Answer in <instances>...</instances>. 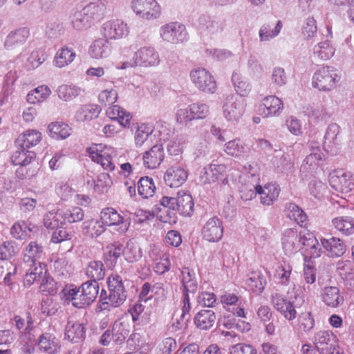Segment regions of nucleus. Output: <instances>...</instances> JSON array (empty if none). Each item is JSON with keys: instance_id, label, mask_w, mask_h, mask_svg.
Masks as SVG:
<instances>
[{"instance_id": "5", "label": "nucleus", "mask_w": 354, "mask_h": 354, "mask_svg": "<svg viewBox=\"0 0 354 354\" xmlns=\"http://www.w3.org/2000/svg\"><path fill=\"white\" fill-rule=\"evenodd\" d=\"M133 62L124 63L121 68L129 66H140L143 68L157 67L161 62L160 55L155 47L144 46L138 48L133 54Z\"/></svg>"}, {"instance_id": "7", "label": "nucleus", "mask_w": 354, "mask_h": 354, "mask_svg": "<svg viewBox=\"0 0 354 354\" xmlns=\"http://www.w3.org/2000/svg\"><path fill=\"white\" fill-rule=\"evenodd\" d=\"M86 151L91 159L104 170H114L113 158L115 156V151L113 147L102 143L93 144L86 149Z\"/></svg>"}, {"instance_id": "60", "label": "nucleus", "mask_w": 354, "mask_h": 354, "mask_svg": "<svg viewBox=\"0 0 354 354\" xmlns=\"http://www.w3.org/2000/svg\"><path fill=\"white\" fill-rule=\"evenodd\" d=\"M223 150L228 156L235 158L241 157L246 153L245 147L239 139L226 142Z\"/></svg>"}, {"instance_id": "55", "label": "nucleus", "mask_w": 354, "mask_h": 354, "mask_svg": "<svg viewBox=\"0 0 354 354\" xmlns=\"http://www.w3.org/2000/svg\"><path fill=\"white\" fill-rule=\"evenodd\" d=\"M340 127L336 123H332L327 127L324 136V146L328 149H333L339 144V133Z\"/></svg>"}, {"instance_id": "15", "label": "nucleus", "mask_w": 354, "mask_h": 354, "mask_svg": "<svg viewBox=\"0 0 354 354\" xmlns=\"http://www.w3.org/2000/svg\"><path fill=\"white\" fill-rule=\"evenodd\" d=\"M223 221L217 216L208 218L201 229L203 239L210 243L218 242L223 236Z\"/></svg>"}, {"instance_id": "2", "label": "nucleus", "mask_w": 354, "mask_h": 354, "mask_svg": "<svg viewBox=\"0 0 354 354\" xmlns=\"http://www.w3.org/2000/svg\"><path fill=\"white\" fill-rule=\"evenodd\" d=\"M247 102L245 100L234 94L228 95L221 104L223 117L228 122L238 123L245 113Z\"/></svg>"}, {"instance_id": "9", "label": "nucleus", "mask_w": 354, "mask_h": 354, "mask_svg": "<svg viewBox=\"0 0 354 354\" xmlns=\"http://www.w3.org/2000/svg\"><path fill=\"white\" fill-rule=\"evenodd\" d=\"M337 70L332 66L319 68L313 76L312 84L314 88L323 91L333 89L339 80Z\"/></svg>"}, {"instance_id": "54", "label": "nucleus", "mask_w": 354, "mask_h": 354, "mask_svg": "<svg viewBox=\"0 0 354 354\" xmlns=\"http://www.w3.org/2000/svg\"><path fill=\"white\" fill-rule=\"evenodd\" d=\"M259 185L254 181L243 180L237 188L239 190L241 197L243 201H250L254 198L259 192Z\"/></svg>"}, {"instance_id": "24", "label": "nucleus", "mask_w": 354, "mask_h": 354, "mask_svg": "<svg viewBox=\"0 0 354 354\" xmlns=\"http://www.w3.org/2000/svg\"><path fill=\"white\" fill-rule=\"evenodd\" d=\"M322 302L330 308H338L344 303V297L336 286H326L320 292Z\"/></svg>"}, {"instance_id": "45", "label": "nucleus", "mask_w": 354, "mask_h": 354, "mask_svg": "<svg viewBox=\"0 0 354 354\" xmlns=\"http://www.w3.org/2000/svg\"><path fill=\"white\" fill-rule=\"evenodd\" d=\"M180 281L184 292L194 293L198 288L195 272L189 268L184 267L181 270Z\"/></svg>"}, {"instance_id": "40", "label": "nucleus", "mask_w": 354, "mask_h": 354, "mask_svg": "<svg viewBox=\"0 0 354 354\" xmlns=\"http://www.w3.org/2000/svg\"><path fill=\"white\" fill-rule=\"evenodd\" d=\"M283 24L281 21L275 23H268L261 26L259 31L260 41H268L276 37L281 32Z\"/></svg>"}, {"instance_id": "61", "label": "nucleus", "mask_w": 354, "mask_h": 354, "mask_svg": "<svg viewBox=\"0 0 354 354\" xmlns=\"http://www.w3.org/2000/svg\"><path fill=\"white\" fill-rule=\"evenodd\" d=\"M125 259L131 263L139 261L142 257V251L140 245L133 241L127 243L123 252Z\"/></svg>"}, {"instance_id": "17", "label": "nucleus", "mask_w": 354, "mask_h": 354, "mask_svg": "<svg viewBox=\"0 0 354 354\" xmlns=\"http://www.w3.org/2000/svg\"><path fill=\"white\" fill-rule=\"evenodd\" d=\"M304 231L295 228L286 230L282 234L281 244L285 253L292 255L301 249V239Z\"/></svg>"}, {"instance_id": "49", "label": "nucleus", "mask_w": 354, "mask_h": 354, "mask_svg": "<svg viewBox=\"0 0 354 354\" xmlns=\"http://www.w3.org/2000/svg\"><path fill=\"white\" fill-rule=\"evenodd\" d=\"M70 127L63 122H51L48 126V132L50 137L53 139H65L71 135Z\"/></svg>"}, {"instance_id": "53", "label": "nucleus", "mask_w": 354, "mask_h": 354, "mask_svg": "<svg viewBox=\"0 0 354 354\" xmlns=\"http://www.w3.org/2000/svg\"><path fill=\"white\" fill-rule=\"evenodd\" d=\"M64 223H73L82 221L84 216L83 209L79 207L70 206L60 208Z\"/></svg>"}, {"instance_id": "42", "label": "nucleus", "mask_w": 354, "mask_h": 354, "mask_svg": "<svg viewBox=\"0 0 354 354\" xmlns=\"http://www.w3.org/2000/svg\"><path fill=\"white\" fill-rule=\"evenodd\" d=\"M106 230V227L100 219H88L82 223V231L84 234L90 237H98Z\"/></svg>"}, {"instance_id": "48", "label": "nucleus", "mask_w": 354, "mask_h": 354, "mask_svg": "<svg viewBox=\"0 0 354 354\" xmlns=\"http://www.w3.org/2000/svg\"><path fill=\"white\" fill-rule=\"evenodd\" d=\"M51 93L48 86L41 85L28 93L26 101L32 104L41 103L48 98Z\"/></svg>"}, {"instance_id": "22", "label": "nucleus", "mask_w": 354, "mask_h": 354, "mask_svg": "<svg viewBox=\"0 0 354 354\" xmlns=\"http://www.w3.org/2000/svg\"><path fill=\"white\" fill-rule=\"evenodd\" d=\"M325 158V153L319 148H313L309 155L304 160L300 168L303 173H314L318 169L320 162Z\"/></svg>"}, {"instance_id": "4", "label": "nucleus", "mask_w": 354, "mask_h": 354, "mask_svg": "<svg viewBox=\"0 0 354 354\" xmlns=\"http://www.w3.org/2000/svg\"><path fill=\"white\" fill-rule=\"evenodd\" d=\"M129 7L138 19L144 21L156 20L162 15V7L157 0H131Z\"/></svg>"}, {"instance_id": "3", "label": "nucleus", "mask_w": 354, "mask_h": 354, "mask_svg": "<svg viewBox=\"0 0 354 354\" xmlns=\"http://www.w3.org/2000/svg\"><path fill=\"white\" fill-rule=\"evenodd\" d=\"M160 204L173 210L178 211L181 215L189 216L194 212V203L192 195L184 189L179 190L175 197L163 196Z\"/></svg>"}, {"instance_id": "64", "label": "nucleus", "mask_w": 354, "mask_h": 354, "mask_svg": "<svg viewBox=\"0 0 354 354\" xmlns=\"http://www.w3.org/2000/svg\"><path fill=\"white\" fill-rule=\"evenodd\" d=\"M80 288L88 306L95 300L99 292V286L96 281H86Z\"/></svg>"}, {"instance_id": "12", "label": "nucleus", "mask_w": 354, "mask_h": 354, "mask_svg": "<svg viewBox=\"0 0 354 354\" xmlns=\"http://www.w3.org/2000/svg\"><path fill=\"white\" fill-rule=\"evenodd\" d=\"M329 183L334 189L345 196L354 194V178L351 172L341 169L332 171L329 174Z\"/></svg>"}, {"instance_id": "50", "label": "nucleus", "mask_w": 354, "mask_h": 354, "mask_svg": "<svg viewBox=\"0 0 354 354\" xmlns=\"http://www.w3.org/2000/svg\"><path fill=\"white\" fill-rule=\"evenodd\" d=\"M245 283L252 292L259 294L265 288L266 279L261 272L253 271L249 274Z\"/></svg>"}, {"instance_id": "34", "label": "nucleus", "mask_w": 354, "mask_h": 354, "mask_svg": "<svg viewBox=\"0 0 354 354\" xmlns=\"http://www.w3.org/2000/svg\"><path fill=\"white\" fill-rule=\"evenodd\" d=\"M321 243L327 252V254L332 257H340L346 251L344 243L338 238L322 239H321Z\"/></svg>"}, {"instance_id": "52", "label": "nucleus", "mask_w": 354, "mask_h": 354, "mask_svg": "<svg viewBox=\"0 0 354 354\" xmlns=\"http://www.w3.org/2000/svg\"><path fill=\"white\" fill-rule=\"evenodd\" d=\"M100 110L95 105L86 104L78 109L75 114V119L78 122L91 120L98 116Z\"/></svg>"}, {"instance_id": "47", "label": "nucleus", "mask_w": 354, "mask_h": 354, "mask_svg": "<svg viewBox=\"0 0 354 354\" xmlns=\"http://www.w3.org/2000/svg\"><path fill=\"white\" fill-rule=\"evenodd\" d=\"M82 89L75 84H62L57 89L58 97L65 102H70L81 95Z\"/></svg>"}, {"instance_id": "28", "label": "nucleus", "mask_w": 354, "mask_h": 354, "mask_svg": "<svg viewBox=\"0 0 354 354\" xmlns=\"http://www.w3.org/2000/svg\"><path fill=\"white\" fill-rule=\"evenodd\" d=\"M30 267L24 277V285L30 286L35 281H39L44 278L47 273L46 266L41 262H35V263H28Z\"/></svg>"}, {"instance_id": "43", "label": "nucleus", "mask_w": 354, "mask_h": 354, "mask_svg": "<svg viewBox=\"0 0 354 354\" xmlns=\"http://www.w3.org/2000/svg\"><path fill=\"white\" fill-rule=\"evenodd\" d=\"M85 329L82 324L69 320L65 328V337L71 342H77L84 336Z\"/></svg>"}, {"instance_id": "8", "label": "nucleus", "mask_w": 354, "mask_h": 354, "mask_svg": "<svg viewBox=\"0 0 354 354\" xmlns=\"http://www.w3.org/2000/svg\"><path fill=\"white\" fill-rule=\"evenodd\" d=\"M189 79L200 91L214 94L217 91V83L212 73L203 67H196L189 72Z\"/></svg>"}, {"instance_id": "23", "label": "nucleus", "mask_w": 354, "mask_h": 354, "mask_svg": "<svg viewBox=\"0 0 354 354\" xmlns=\"http://www.w3.org/2000/svg\"><path fill=\"white\" fill-rule=\"evenodd\" d=\"M301 248L304 250L306 253L305 259L317 258L322 254V248L317 238L313 233L304 230L301 239Z\"/></svg>"}, {"instance_id": "57", "label": "nucleus", "mask_w": 354, "mask_h": 354, "mask_svg": "<svg viewBox=\"0 0 354 354\" xmlns=\"http://www.w3.org/2000/svg\"><path fill=\"white\" fill-rule=\"evenodd\" d=\"M292 266L290 263L283 261L275 270L274 277L281 285L287 286L290 282Z\"/></svg>"}, {"instance_id": "21", "label": "nucleus", "mask_w": 354, "mask_h": 354, "mask_svg": "<svg viewBox=\"0 0 354 354\" xmlns=\"http://www.w3.org/2000/svg\"><path fill=\"white\" fill-rule=\"evenodd\" d=\"M227 169L224 164H209L202 169L200 180L203 184L216 183L226 173Z\"/></svg>"}, {"instance_id": "35", "label": "nucleus", "mask_w": 354, "mask_h": 354, "mask_svg": "<svg viewBox=\"0 0 354 354\" xmlns=\"http://www.w3.org/2000/svg\"><path fill=\"white\" fill-rule=\"evenodd\" d=\"M88 54L95 59L107 57L111 54L109 41L104 38L96 39L90 46Z\"/></svg>"}, {"instance_id": "1", "label": "nucleus", "mask_w": 354, "mask_h": 354, "mask_svg": "<svg viewBox=\"0 0 354 354\" xmlns=\"http://www.w3.org/2000/svg\"><path fill=\"white\" fill-rule=\"evenodd\" d=\"M108 292L102 290L100 295L102 310H109L121 306L127 298L122 278L117 274H113L107 279Z\"/></svg>"}, {"instance_id": "38", "label": "nucleus", "mask_w": 354, "mask_h": 354, "mask_svg": "<svg viewBox=\"0 0 354 354\" xmlns=\"http://www.w3.org/2000/svg\"><path fill=\"white\" fill-rule=\"evenodd\" d=\"M69 18L71 25L75 30L83 31L92 26L83 8L82 10H73Z\"/></svg>"}, {"instance_id": "51", "label": "nucleus", "mask_w": 354, "mask_h": 354, "mask_svg": "<svg viewBox=\"0 0 354 354\" xmlns=\"http://www.w3.org/2000/svg\"><path fill=\"white\" fill-rule=\"evenodd\" d=\"M232 82L236 93L241 97H247L251 90V84L241 74L234 73L232 76Z\"/></svg>"}, {"instance_id": "29", "label": "nucleus", "mask_w": 354, "mask_h": 354, "mask_svg": "<svg viewBox=\"0 0 354 354\" xmlns=\"http://www.w3.org/2000/svg\"><path fill=\"white\" fill-rule=\"evenodd\" d=\"M75 57L76 53L73 48L64 46L57 50L53 64L55 66L62 68L70 65Z\"/></svg>"}, {"instance_id": "32", "label": "nucleus", "mask_w": 354, "mask_h": 354, "mask_svg": "<svg viewBox=\"0 0 354 354\" xmlns=\"http://www.w3.org/2000/svg\"><path fill=\"white\" fill-rule=\"evenodd\" d=\"M41 138L40 131L36 129H28L19 134L15 142L21 148L28 149L39 144Z\"/></svg>"}, {"instance_id": "41", "label": "nucleus", "mask_w": 354, "mask_h": 354, "mask_svg": "<svg viewBox=\"0 0 354 354\" xmlns=\"http://www.w3.org/2000/svg\"><path fill=\"white\" fill-rule=\"evenodd\" d=\"M87 184L97 194L108 191L112 184L110 176L107 173H100L95 178L87 180Z\"/></svg>"}, {"instance_id": "62", "label": "nucleus", "mask_w": 354, "mask_h": 354, "mask_svg": "<svg viewBox=\"0 0 354 354\" xmlns=\"http://www.w3.org/2000/svg\"><path fill=\"white\" fill-rule=\"evenodd\" d=\"M86 274L92 279L91 281L102 279L105 275L103 263L100 261H91L86 268Z\"/></svg>"}, {"instance_id": "20", "label": "nucleus", "mask_w": 354, "mask_h": 354, "mask_svg": "<svg viewBox=\"0 0 354 354\" xmlns=\"http://www.w3.org/2000/svg\"><path fill=\"white\" fill-rule=\"evenodd\" d=\"M30 30L26 27H21L10 31L5 37L3 48L7 50L15 49L25 44L30 37Z\"/></svg>"}, {"instance_id": "13", "label": "nucleus", "mask_w": 354, "mask_h": 354, "mask_svg": "<svg viewBox=\"0 0 354 354\" xmlns=\"http://www.w3.org/2000/svg\"><path fill=\"white\" fill-rule=\"evenodd\" d=\"M100 217L105 227H113L120 234L126 232L130 225L129 219L124 217L112 207L103 209L100 212Z\"/></svg>"}, {"instance_id": "36", "label": "nucleus", "mask_w": 354, "mask_h": 354, "mask_svg": "<svg viewBox=\"0 0 354 354\" xmlns=\"http://www.w3.org/2000/svg\"><path fill=\"white\" fill-rule=\"evenodd\" d=\"M216 316L212 310H201L194 317V324L201 330H208L215 324Z\"/></svg>"}, {"instance_id": "27", "label": "nucleus", "mask_w": 354, "mask_h": 354, "mask_svg": "<svg viewBox=\"0 0 354 354\" xmlns=\"http://www.w3.org/2000/svg\"><path fill=\"white\" fill-rule=\"evenodd\" d=\"M164 159L162 147L154 145L143 154L142 160L145 167L155 169L158 167Z\"/></svg>"}, {"instance_id": "56", "label": "nucleus", "mask_w": 354, "mask_h": 354, "mask_svg": "<svg viewBox=\"0 0 354 354\" xmlns=\"http://www.w3.org/2000/svg\"><path fill=\"white\" fill-rule=\"evenodd\" d=\"M285 212L290 219L295 221L301 226L305 224L307 216L304 212L295 203H289L286 204Z\"/></svg>"}, {"instance_id": "14", "label": "nucleus", "mask_w": 354, "mask_h": 354, "mask_svg": "<svg viewBox=\"0 0 354 354\" xmlns=\"http://www.w3.org/2000/svg\"><path fill=\"white\" fill-rule=\"evenodd\" d=\"M17 63L22 64L27 71L37 68L45 61L43 53L39 49H32L30 46L24 47L17 55Z\"/></svg>"}, {"instance_id": "37", "label": "nucleus", "mask_w": 354, "mask_h": 354, "mask_svg": "<svg viewBox=\"0 0 354 354\" xmlns=\"http://www.w3.org/2000/svg\"><path fill=\"white\" fill-rule=\"evenodd\" d=\"M44 255V248L37 241L30 242L24 250V261L26 263L39 262Z\"/></svg>"}, {"instance_id": "58", "label": "nucleus", "mask_w": 354, "mask_h": 354, "mask_svg": "<svg viewBox=\"0 0 354 354\" xmlns=\"http://www.w3.org/2000/svg\"><path fill=\"white\" fill-rule=\"evenodd\" d=\"M64 224L61 209L50 211L44 215V225L48 229H57Z\"/></svg>"}, {"instance_id": "59", "label": "nucleus", "mask_w": 354, "mask_h": 354, "mask_svg": "<svg viewBox=\"0 0 354 354\" xmlns=\"http://www.w3.org/2000/svg\"><path fill=\"white\" fill-rule=\"evenodd\" d=\"M313 53L320 59L328 60L334 55L335 48L328 41H325L316 44Z\"/></svg>"}, {"instance_id": "39", "label": "nucleus", "mask_w": 354, "mask_h": 354, "mask_svg": "<svg viewBox=\"0 0 354 354\" xmlns=\"http://www.w3.org/2000/svg\"><path fill=\"white\" fill-rule=\"evenodd\" d=\"M160 131V146L166 147L169 154L176 156L182 152V147L177 140H169L170 131L165 127L162 128Z\"/></svg>"}, {"instance_id": "44", "label": "nucleus", "mask_w": 354, "mask_h": 354, "mask_svg": "<svg viewBox=\"0 0 354 354\" xmlns=\"http://www.w3.org/2000/svg\"><path fill=\"white\" fill-rule=\"evenodd\" d=\"M154 131V127L150 123L139 124L134 132V142L137 147H141L150 138Z\"/></svg>"}, {"instance_id": "6", "label": "nucleus", "mask_w": 354, "mask_h": 354, "mask_svg": "<svg viewBox=\"0 0 354 354\" xmlns=\"http://www.w3.org/2000/svg\"><path fill=\"white\" fill-rule=\"evenodd\" d=\"M159 35L162 41L170 44H180L189 39L186 26L178 21H171L161 26Z\"/></svg>"}, {"instance_id": "25", "label": "nucleus", "mask_w": 354, "mask_h": 354, "mask_svg": "<svg viewBox=\"0 0 354 354\" xmlns=\"http://www.w3.org/2000/svg\"><path fill=\"white\" fill-rule=\"evenodd\" d=\"M62 299L68 304L71 303L74 307L82 308L88 306L80 287L73 285L65 286L62 290Z\"/></svg>"}, {"instance_id": "33", "label": "nucleus", "mask_w": 354, "mask_h": 354, "mask_svg": "<svg viewBox=\"0 0 354 354\" xmlns=\"http://www.w3.org/2000/svg\"><path fill=\"white\" fill-rule=\"evenodd\" d=\"M40 351L47 354H55L59 349V340L50 333L41 334L38 340Z\"/></svg>"}, {"instance_id": "46", "label": "nucleus", "mask_w": 354, "mask_h": 354, "mask_svg": "<svg viewBox=\"0 0 354 354\" xmlns=\"http://www.w3.org/2000/svg\"><path fill=\"white\" fill-rule=\"evenodd\" d=\"M33 231L31 223L25 221H18L10 227V233L12 238L18 240H26L30 236L29 233Z\"/></svg>"}, {"instance_id": "10", "label": "nucleus", "mask_w": 354, "mask_h": 354, "mask_svg": "<svg viewBox=\"0 0 354 354\" xmlns=\"http://www.w3.org/2000/svg\"><path fill=\"white\" fill-rule=\"evenodd\" d=\"M35 158V153L32 151H28L26 148L20 147L13 153L11 158L12 162L15 165H19L21 167L16 171L19 178H30L35 175L36 169H32L31 166L26 172L24 168L34 162Z\"/></svg>"}, {"instance_id": "16", "label": "nucleus", "mask_w": 354, "mask_h": 354, "mask_svg": "<svg viewBox=\"0 0 354 354\" xmlns=\"http://www.w3.org/2000/svg\"><path fill=\"white\" fill-rule=\"evenodd\" d=\"M149 254L153 261V269L155 272L162 274L169 270L171 267L169 254L162 250L160 245H151Z\"/></svg>"}, {"instance_id": "26", "label": "nucleus", "mask_w": 354, "mask_h": 354, "mask_svg": "<svg viewBox=\"0 0 354 354\" xmlns=\"http://www.w3.org/2000/svg\"><path fill=\"white\" fill-rule=\"evenodd\" d=\"M335 342V335L326 330L317 332L313 338V344L315 348L322 353L330 351Z\"/></svg>"}, {"instance_id": "31", "label": "nucleus", "mask_w": 354, "mask_h": 354, "mask_svg": "<svg viewBox=\"0 0 354 354\" xmlns=\"http://www.w3.org/2000/svg\"><path fill=\"white\" fill-rule=\"evenodd\" d=\"M280 188L278 185L273 183L266 184L263 187L259 185L258 194L263 205H270L278 198Z\"/></svg>"}, {"instance_id": "19", "label": "nucleus", "mask_w": 354, "mask_h": 354, "mask_svg": "<svg viewBox=\"0 0 354 354\" xmlns=\"http://www.w3.org/2000/svg\"><path fill=\"white\" fill-rule=\"evenodd\" d=\"M188 171L180 165H174L167 169L164 181L170 187H179L187 180Z\"/></svg>"}, {"instance_id": "11", "label": "nucleus", "mask_w": 354, "mask_h": 354, "mask_svg": "<svg viewBox=\"0 0 354 354\" xmlns=\"http://www.w3.org/2000/svg\"><path fill=\"white\" fill-rule=\"evenodd\" d=\"M100 33L106 40H119L129 34V26L124 20L119 18L105 21L100 26Z\"/></svg>"}, {"instance_id": "30", "label": "nucleus", "mask_w": 354, "mask_h": 354, "mask_svg": "<svg viewBox=\"0 0 354 354\" xmlns=\"http://www.w3.org/2000/svg\"><path fill=\"white\" fill-rule=\"evenodd\" d=\"M88 19L92 25L102 19L106 12V6L101 1L91 2L83 8Z\"/></svg>"}, {"instance_id": "63", "label": "nucleus", "mask_w": 354, "mask_h": 354, "mask_svg": "<svg viewBox=\"0 0 354 354\" xmlns=\"http://www.w3.org/2000/svg\"><path fill=\"white\" fill-rule=\"evenodd\" d=\"M156 186L153 179L146 176L140 179L138 183V194L144 198H148L153 196Z\"/></svg>"}, {"instance_id": "18", "label": "nucleus", "mask_w": 354, "mask_h": 354, "mask_svg": "<svg viewBox=\"0 0 354 354\" xmlns=\"http://www.w3.org/2000/svg\"><path fill=\"white\" fill-rule=\"evenodd\" d=\"M283 109L282 100L274 95L263 97L259 106L260 113L264 118L278 116Z\"/></svg>"}]
</instances>
